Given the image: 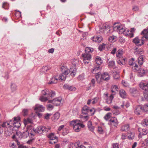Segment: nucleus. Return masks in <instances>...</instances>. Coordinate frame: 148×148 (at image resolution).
Masks as SVG:
<instances>
[{
  "label": "nucleus",
  "instance_id": "nucleus-1",
  "mask_svg": "<svg viewBox=\"0 0 148 148\" xmlns=\"http://www.w3.org/2000/svg\"><path fill=\"white\" fill-rule=\"evenodd\" d=\"M80 122L79 120H75L70 122V125H73L74 130L76 132H79L82 128H83L85 127V125L80 123Z\"/></svg>",
  "mask_w": 148,
  "mask_h": 148
},
{
  "label": "nucleus",
  "instance_id": "nucleus-2",
  "mask_svg": "<svg viewBox=\"0 0 148 148\" xmlns=\"http://www.w3.org/2000/svg\"><path fill=\"white\" fill-rule=\"evenodd\" d=\"M99 30L101 34H104L108 35L110 33V27L106 23H103L102 27H99Z\"/></svg>",
  "mask_w": 148,
  "mask_h": 148
},
{
  "label": "nucleus",
  "instance_id": "nucleus-3",
  "mask_svg": "<svg viewBox=\"0 0 148 148\" xmlns=\"http://www.w3.org/2000/svg\"><path fill=\"white\" fill-rule=\"evenodd\" d=\"M61 71L62 73L60 75L59 79L62 81H64L67 75L69 74V70L66 66H62L61 67Z\"/></svg>",
  "mask_w": 148,
  "mask_h": 148
},
{
  "label": "nucleus",
  "instance_id": "nucleus-4",
  "mask_svg": "<svg viewBox=\"0 0 148 148\" xmlns=\"http://www.w3.org/2000/svg\"><path fill=\"white\" fill-rule=\"evenodd\" d=\"M51 128L49 126H39L38 127L37 130H34L36 133L41 134L42 133H47L49 132L51 130Z\"/></svg>",
  "mask_w": 148,
  "mask_h": 148
},
{
  "label": "nucleus",
  "instance_id": "nucleus-5",
  "mask_svg": "<svg viewBox=\"0 0 148 148\" xmlns=\"http://www.w3.org/2000/svg\"><path fill=\"white\" fill-rule=\"evenodd\" d=\"M20 118L19 117H15L14 118L13 123H11V127H13L15 128H18L21 125L20 120Z\"/></svg>",
  "mask_w": 148,
  "mask_h": 148
},
{
  "label": "nucleus",
  "instance_id": "nucleus-6",
  "mask_svg": "<svg viewBox=\"0 0 148 148\" xmlns=\"http://www.w3.org/2000/svg\"><path fill=\"white\" fill-rule=\"evenodd\" d=\"M62 101V99L60 97L56 98L53 100H48V103H53L54 106H62V104L61 103V101Z\"/></svg>",
  "mask_w": 148,
  "mask_h": 148
},
{
  "label": "nucleus",
  "instance_id": "nucleus-7",
  "mask_svg": "<svg viewBox=\"0 0 148 148\" xmlns=\"http://www.w3.org/2000/svg\"><path fill=\"white\" fill-rule=\"evenodd\" d=\"M82 56L84 58L83 61L85 64L88 63L91 58V55L90 53L83 54Z\"/></svg>",
  "mask_w": 148,
  "mask_h": 148
},
{
  "label": "nucleus",
  "instance_id": "nucleus-8",
  "mask_svg": "<svg viewBox=\"0 0 148 148\" xmlns=\"http://www.w3.org/2000/svg\"><path fill=\"white\" fill-rule=\"evenodd\" d=\"M134 59L133 58H131L129 60V64L130 66H132L134 67H132L133 70H138V66L136 64V63H134Z\"/></svg>",
  "mask_w": 148,
  "mask_h": 148
},
{
  "label": "nucleus",
  "instance_id": "nucleus-9",
  "mask_svg": "<svg viewBox=\"0 0 148 148\" xmlns=\"http://www.w3.org/2000/svg\"><path fill=\"white\" fill-rule=\"evenodd\" d=\"M110 77V76L109 75L108 73L106 72L101 75L100 80L101 81L103 80L105 81H107L109 80Z\"/></svg>",
  "mask_w": 148,
  "mask_h": 148
},
{
  "label": "nucleus",
  "instance_id": "nucleus-10",
  "mask_svg": "<svg viewBox=\"0 0 148 148\" xmlns=\"http://www.w3.org/2000/svg\"><path fill=\"white\" fill-rule=\"evenodd\" d=\"M142 111V110L141 105L136 106L134 108V112L137 115L141 114Z\"/></svg>",
  "mask_w": 148,
  "mask_h": 148
},
{
  "label": "nucleus",
  "instance_id": "nucleus-11",
  "mask_svg": "<svg viewBox=\"0 0 148 148\" xmlns=\"http://www.w3.org/2000/svg\"><path fill=\"white\" fill-rule=\"evenodd\" d=\"M109 123L116 127H117L119 123L116 118L115 117L111 118L109 120Z\"/></svg>",
  "mask_w": 148,
  "mask_h": 148
},
{
  "label": "nucleus",
  "instance_id": "nucleus-12",
  "mask_svg": "<svg viewBox=\"0 0 148 148\" xmlns=\"http://www.w3.org/2000/svg\"><path fill=\"white\" fill-rule=\"evenodd\" d=\"M114 28L117 30V32L120 34H123L125 29L123 28V26L121 25L116 26Z\"/></svg>",
  "mask_w": 148,
  "mask_h": 148
},
{
  "label": "nucleus",
  "instance_id": "nucleus-13",
  "mask_svg": "<svg viewBox=\"0 0 148 148\" xmlns=\"http://www.w3.org/2000/svg\"><path fill=\"white\" fill-rule=\"evenodd\" d=\"M139 86L145 91L144 92H148V83L147 84L141 82L139 84Z\"/></svg>",
  "mask_w": 148,
  "mask_h": 148
},
{
  "label": "nucleus",
  "instance_id": "nucleus-14",
  "mask_svg": "<svg viewBox=\"0 0 148 148\" xmlns=\"http://www.w3.org/2000/svg\"><path fill=\"white\" fill-rule=\"evenodd\" d=\"M63 88L71 91H75L76 90V88L74 86H70L67 84H66L64 85Z\"/></svg>",
  "mask_w": 148,
  "mask_h": 148
},
{
  "label": "nucleus",
  "instance_id": "nucleus-15",
  "mask_svg": "<svg viewBox=\"0 0 148 148\" xmlns=\"http://www.w3.org/2000/svg\"><path fill=\"white\" fill-rule=\"evenodd\" d=\"M34 110L37 112H42L45 110V107L41 105H36L34 108Z\"/></svg>",
  "mask_w": 148,
  "mask_h": 148
},
{
  "label": "nucleus",
  "instance_id": "nucleus-16",
  "mask_svg": "<svg viewBox=\"0 0 148 148\" xmlns=\"http://www.w3.org/2000/svg\"><path fill=\"white\" fill-rule=\"evenodd\" d=\"M111 91L112 93V95H113L116 94V92H117L119 90V88L116 85H112L111 87Z\"/></svg>",
  "mask_w": 148,
  "mask_h": 148
},
{
  "label": "nucleus",
  "instance_id": "nucleus-17",
  "mask_svg": "<svg viewBox=\"0 0 148 148\" xmlns=\"http://www.w3.org/2000/svg\"><path fill=\"white\" fill-rule=\"evenodd\" d=\"M141 34L143 35L142 39L144 38L145 40H148V29H144L141 32Z\"/></svg>",
  "mask_w": 148,
  "mask_h": 148
},
{
  "label": "nucleus",
  "instance_id": "nucleus-18",
  "mask_svg": "<svg viewBox=\"0 0 148 148\" xmlns=\"http://www.w3.org/2000/svg\"><path fill=\"white\" fill-rule=\"evenodd\" d=\"M138 70H134V71H138L139 75L140 77L142 76L145 74V73L146 70L145 69H143L142 68H139L138 66Z\"/></svg>",
  "mask_w": 148,
  "mask_h": 148
},
{
  "label": "nucleus",
  "instance_id": "nucleus-19",
  "mask_svg": "<svg viewBox=\"0 0 148 148\" xmlns=\"http://www.w3.org/2000/svg\"><path fill=\"white\" fill-rule=\"evenodd\" d=\"M130 126L128 124L123 125L121 127V131H127L129 129Z\"/></svg>",
  "mask_w": 148,
  "mask_h": 148
},
{
  "label": "nucleus",
  "instance_id": "nucleus-20",
  "mask_svg": "<svg viewBox=\"0 0 148 148\" xmlns=\"http://www.w3.org/2000/svg\"><path fill=\"white\" fill-rule=\"evenodd\" d=\"M76 68H70L69 72L70 73L71 76L74 77L76 74L77 71Z\"/></svg>",
  "mask_w": 148,
  "mask_h": 148
},
{
  "label": "nucleus",
  "instance_id": "nucleus-21",
  "mask_svg": "<svg viewBox=\"0 0 148 148\" xmlns=\"http://www.w3.org/2000/svg\"><path fill=\"white\" fill-rule=\"evenodd\" d=\"M71 63L73 68H75L79 64V60L77 59H74L72 60L71 61Z\"/></svg>",
  "mask_w": 148,
  "mask_h": 148
},
{
  "label": "nucleus",
  "instance_id": "nucleus-22",
  "mask_svg": "<svg viewBox=\"0 0 148 148\" xmlns=\"http://www.w3.org/2000/svg\"><path fill=\"white\" fill-rule=\"evenodd\" d=\"M101 69V68L100 67V66L97 65L95 66L94 68L91 70V72L92 73H95L98 72V71H100Z\"/></svg>",
  "mask_w": 148,
  "mask_h": 148
},
{
  "label": "nucleus",
  "instance_id": "nucleus-23",
  "mask_svg": "<svg viewBox=\"0 0 148 148\" xmlns=\"http://www.w3.org/2000/svg\"><path fill=\"white\" fill-rule=\"evenodd\" d=\"M89 108L85 106L82 109V113L84 114H87L89 112Z\"/></svg>",
  "mask_w": 148,
  "mask_h": 148
},
{
  "label": "nucleus",
  "instance_id": "nucleus-24",
  "mask_svg": "<svg viewBox=\"0 0 148 148\" xmlns=\"http://www.w3.org/2000/svg\"><path fill=\"white\" fill-rule=\"evenodd\" d=\"M123 50L122 49H119L116 53V56L117 57H120L123 54Z\"/></svg>",
  "mask_w": 148,
  "mask_h": 148
},
{
  "label": "nucleus",
  "instance_id": "nucleus-25",
  "mask_svg": "<svg viewBox=\"0 0 148 148\" xmlns=\"http://www.w3.org/2000/svg\"><path fill=\"white\" fill-rule=\"evenodd\" d=\"M41 92L42 95V96H50V92L48 89H45L44 90H42Z\"/></svg>",
  "mask_w": 148,
  "mask_h": 148
},
{
  "label": "nucleus",
  "instance_id": "nucleus-26",
  "mask_svg": "<svg viewBox=\"0 0 148 148\" xmlns=\"http://www.w3.org/2000/svg\"><path fill=\"white\" fill-rule=\"evenodd\" d=\"M88 127L89 130L93 132L94 130V127L92 125V122L90 121H89L88 123Z\"/></svg>",
  "mask_w": 148,
  "mask_h": 148
},
{
  "label": "nucleus",
  "instance_id": "nucleus-27",
  "mask_svg": "<svg viewBox=\"0 0 148 148\" xmlns=\"http://www.w3.org/2000/svg\"><path fill=\"white\" fill-rule=\"evenodd\" d=\"M119 95L122 98H125L126 97V93L124 90L121 89L119 90Z\"/></svg>",
  "mask_w": 148,
  "mask_h": 148
},
{
  "label": "nucleus",
  "instance_id": "nucleus-28",
  "mask_svg": "<svg viewBox=\"0 0 148 148\" xmlns=\"http://www.w3.org/2000/svg\"><path fill=\"white\" fill-rule=\"evenodd\" d=\"M78 143H71L68 147L67 148H75L78 146Z\"/></svg>",
  "mask_w": 148,
  "mask_h": 148
},
{
  "label": "nucleus",
  "instance_id": "nucleus-29",
  "mask_svg": "<svg viewBox=\"0 0 148 148\" xmlns=\"http://www.w3.org/2000/svg\"><path fill=\"white\" fill-rule=\"evenodd\" d=\"M49 99L50 98L49 96L45 97L44 96L41 95L40 98V100L42 102L46 101Z\"/></svg>",
  "mask_w": 148,
  "mask_h": 148
},
{
  "label": "nucleus",
  "instance_id": "nucleus-30",
  "mask_svg": "<svg viewBox=\"0 0 148 148\" xmlns=\"http://www.w3.org/2000/svg\"><path fill=\"white\" fill-rule=\"evenodd\" d=\"M91 40L95 42H101V38L99 37H93L91 38Z\"/></svg>",
  "mask_w": 148,
  "mask_h": 148
},
{
  "label": "nucleus",
  "instance_id": "nucleus-31",
  "mask_svg": "<svg viewBox=\"0 0 148 148\" xmlns=\"http://www.w3.org/2000/svg\"><path fill=\"white\" fill-rule=\"evenodd\" d=\"M1 126L3 128L10 127L11 126L8 121L4 122L1 125Z\"/></svg>",
  "mask_w": 148,
  "mask_h": 148
},
{
  "label": "nucleus",
  "instance_id": "nucleus-32",
  "mask_svg": "<svg viewBox=\"0 0 148 148\" xmlns=\"http://www.w3.org/2000/svg\"><path fill=\"white\" fill-rule=\"evenodd\" d=\"M95 62L97 65H100L102 63V60L101 58L99 56H97L96 58Z\"/></svg>",
  "mask_w": 148,
  "mask_h": 148
},
{
  "label": "nucleus",
  "instance_id": "nucleus-33",
  "mask_svg": "<svg viewBox=\"0 0 148 148\" xmlns=\"http://www.w3.org/2000/svg\"><path fill=\"white\" fill-rule=\"evenodd\" d=\"M50 69V67L49 66H43L41 69V71L44 73H46L47 71Z\"/></svg>",
  "mask_w": 148,
  "mask_h": 148
},
{
  "label": "nucleus",
  "instance_id": "nucleus-34",
  "mask_svg": "<svg viewBox=\"0 0 148 148\" xmlns=\"http://www.w3.org/2000/svg\"><path fill=\"white\" fill-rule=\"evenodd\" d=\"M48 138L51 140H54L55 139H57L58 137L55 136L54 134L53 133H51L49 134L48 136Z\"/></svg>",
  "mask_w": 148,
  "mask_h": 148
},
{
  "label": "nucleus",
  "instance_id": "nucleus-35",
  "mask_svg": "<svg viewBox=\"0 0 148 148\" xmlns=\"http://www.w3.org/2000/svg\"><path fill=\"white\" fill-rule=\"evenodd\" d=\"M143 58L144 56H143L142 55L140 56L138 58V63L140 65H142L143 63Z\"/></svg>",
  "mask_w": 148,
  "mask_h": 148
},
{
  "label": "nucleus",
  "instance_id": "nucleus-36",
  "mask_svg": "<svg viewBox=\"0 0 148 148\" xmlns=\"http://www.w3.org/2000/svg\"><path fill=\"white\" fill-rule=\"evenodd\" d=\"M116 38L117 37L116 36L113 35L109 36L108 38V40L110 42H114L116 40Z\"/></svg>",
  "mask_w": 148,
  "mask_h": 148
},
{
  "label": "nucleus",
  "instance_id": "nucleus-37",
  "mask_svg": "<svg viewBox=\"0 0 148 148\" xmlns=\"http://www.w3.org/2000/svg\"><path fill=\"white\" fill-rule=\"evenodd\" d=\"M114 97L113 95H111L110 97L109 98H108L106 100V102L109 104H110L112 103V101Z\"/></svg>",
  "mask_w": 148,
  "mask_h": 148
},
{
  "label": "nucleus",
  "instance_id": "nucleus-38",
  "mask_svg": "<svg viewBox=\"0 0 148 148\" xmlns=\"http://www.w3.org/2000/svg\"><path fill=\"white\" fill-rule=\"evenodd\" d=\"M57 80L58 79L55 77H53L51 79L48 84H51L56 83L57 82Z\"/></svg>",
  "mask_w": 148,
  "mask_h": 148
},
{
  "label": "nucleus",
  "instance_id": "nucleus-39",
  "mask_svg": "<svg viewBox=\"0 0 148 148\" xmlns=\"http://www.w3.org/2000/svg\"><path fill=\"white\" fill-rule=\"evenodd\" d=\"M143 111L146 112L148 111V103L141 105Z\"/></svg>",
  "mask_w": 148,
  "mask_h": 148
},
{
  "label": "nucleus",
  "instance_id": "nucleus-40",
  "mask_svg": "<svg viewBox=\"0 0 148 148\" xmlns=\"http://www.w3.org/2000/svg\"><path fill=\"white\" fill-rule=\"evenodd\" d=\"M142 125L144 127L148 126V118H147L141 123Z\"/></svg>",
  "mask_w": 148,
  "mask_h": 148
},
{
  "label": "nucleus",
  "instance_id": "nucleus-41",
  "mask_svg": "<svg viewBox=\"0 0 148 148\" xmlns=\"http://www.w3.org/2000/svg\"><path fill=\"white\" fill-rule=\"evenodd\" d=\"M93 51V49L92 48L89 47H87L85 49V51L86 53L84 54L89 53L92 52Z\"/></svg>",
  "mask_w": 148,
  "mask_h": 148
},
{
  "label": "nucleus",
  "instance_id": "nucleus-42",
  "mask_svg": "<svg viewBox=\"0 0 148 148\" xmlns=\"http://www.w3.org/2000/svg\"><path fill=\"white\" fill-rule=\"evenodd\" d=\"M134 134L131 132L128 133V138L129 139L132 140L134 139Z\"/></svg>",
  "mask_w": 148,
  "mask_h": 148
},
{
  "label": "nucleus",
  "instance_id": "nucleus-43",
  "mask_svg": "<svg viewBox=\"0 0 148 148\" xmlns=\"http://www.w3.org/2000/svg\"><path fill=\"white\" fill-rule=\"evenodd\" d=\"M11 88L12 92L15 91L17 89V86L14 83H11Z\"/></svg>",
  "mask_w": 148,
  "mask_h": 148
},
{
  "label": "nucleus",
  "instance_id": "nucleus-44",
  "mask_svg": "<svg viewBox=\"0 0 148 148\" xmlns=\"http://www.w3.org/2000/svg\"><path fill=\"white\" fill-rule=\"evenodd\" d=\"M126 107V108H127L129 107L130 106V103L128 101H127L125 103H124V102H123V104L121 105V107L123 108H124V106Z\"/></svg>",
  "mask_w": 148,
  "mask_h": 148
},
{
  "label": "nucleus",
  "instance_id": "nucleus-45",
  "mask_svg": "<svg viewBox=\"0 0 148 148\" xmlns=\"http://www.w3.org/2000/svg\"><path fill=\"white\" fill-rule=\"evenodd\" d=\"M28 109H24L22 111V114L24 116H26L28 115Z\"/></svg>",
  "mask_w": 148,
  "mask_h": 148
},
{
  "label": "nucleus",
  "instance_id": "nucleus-46",
  "mask_svg": "<svg viewBox=\"0 0 148 148\" xmlns=\"http://www.w3.org/2000/svg\"><path fill=\"white\" fill-rule=\"evenodd\" d=\"M130 93L133 95L136 94L137 92V90L135 88H131L130 90Z\"/></svg>",
  "mask_w": 148,
  "mask_h": 148
},
{
  "label": "nucleus",
  "instance_id": "nucleus-47",
  "mask_svg": "<svg viewBox=\"0 0 148 148\" xmlns=\"http://www.w3.org/2000/svg\"><path fill=\"white\" fill-rule=\"evenodd\" d=\"M123 34L126 36H129L130 37V32L127 29H125V30Z\"/></svg>",
  "mask_w": 148,
  "mask_h": 148
},
{
  "label": "nucleus",
  "instance_id": "nucleus-48",
  "mask_svg": "<svg viewBox=\"0 0 148 148\" xmlns=\"http://www.w3.org/2000/svg\"><path fill=\"white\" fill-rule=\"evenodd\" d=\"M59 113L58 112H56L54 114L53 118V119L57 120L59 118Z\"/></svg>",
  "mask_w": 148,
  "mask_h": 148
},
{
  "label": "nucleus",
  "instance_id": "nucleus-49",
  "mask_svg": "<svg viewBox=\"0 0 148 148\" xmlns=\"http://www.w3.org/2000/svg\"><path fill=\"white\" fill-rule=\"evenodd\" d=\"M21 135L22 133L20 132H16L15 134L14 135H13L12 138L13 139H14L16 138V137H17L18 136L19 137V135Z\"/></svg>",
  "mask_w": 148,
  "mask_h": 148
},
{
  "label": "nucleus",
  "instance_id": "nucleus-50",
  "mask_svg": "<svg viewBox=\"0 0 148 148\" xmlns=\"http://www.w3.org/2000/svg\"><path fill=\"white\" fill-rule=\"evenodd\" d=\"M106 46V45L102 43L101 45H100L98 47V49L99 50L101 51L104 49Z\"/></svg>",
  "mask_w": 148,
  "mask_h": 148
},
{
  "label": "nucleus",
  "instance_id": "nucleus-51",
  "mask_svg": "<svg viewBox=\"0 0 148 148\" xmlns=\"http://www.w3.org/2000/svg\"><path fill=\"white\" fill-rule=\"evenodd\" d=\"M111 113L110 112L107 113L104 116V119L107 121L111 117Z\"/></svg>",
  "mask_w": 148,
  "mask_h": 148
},
{
  "label": "nucleus",
  "instance_id": "nucleus-52",
  "mask_svg": "<svg viewBox=\"0 0 148 148\" xmlns=\"http://www.w3.org/2000/svg\"><path fill=\"white\" fill-rule=\"evenodd\" d=\"M113 77L114 79H117L119 78V73H117L116 72L114 73Z\"/></svg>",
  "mask_w": 148,
  "mask_h": 148
},
{
  "label": "nucleus",
  "instance_id": "nucleus-53",
  "mask_svg": "<svg viewBox=\"0 0 148 148\" xmlns=\"http://www.w3.org/2000/svg\"><path fill=\"white\" fill-rule=\"evenodd\" d=\"M89 112H90V115L92 116L95 114L96 111V110L94 108H92L91 109H89Z\"/></svg>",
  "mask_w": 148,
  "mask_h": 148
},
{
  "label": "nucleus",
  "instance_id": "nucleus-54",
  "mask_svg": "<svg viewBox=\"0 0 148 148\" xmlns=\"http://www.w3.org/2000/svg\"><path fill=\"white\" fill-rule=\"evenodd\" d=\"M115 62L113 61H110L108 63V66L110 67H113L115 65Z\"/></svg>",
  "mask_w": 148,
  "mask_h": 148
},
{
  "label": "nucleus",
  "instance_id": "nucleus-55",
  "mask_svg": "<svg viewBox=\"0 0 148 148\" xmlns=\"http://www.w3.org/2000/svg\"><path fill=\"white\" fill-rule=\"evenodd\" d=\"M2 7L5 9H8L9 8V4L6 2L3 3Z\"/></svg>",
  "mask_w": 148,
  "mask_h": 148
},
{
  "label": "nucleus",
  "instance_id": "nucleus-56",
  "mask_svg": "<svg viewBox=\"0 0 148 148\" xmlns=\"http://www.w3.org/2000/svg\"><path fill=\"white\" fill-rule=\"evenodd\" d=\"M32 120L29 118H27L26 120H25L24 121V124L26 125L28 123H31Z\"/></svg>",
  "mask_w": 148,
  "mask_h": 148
},
{
  "label": "nucleus",
  "instance_id": "nucleus-57",
  "mask_svg": "<svg viewBox=\"0 0 148 148\" xmlns=\"http://www.w3.org/2000/svg\"><path fill=\"white\" fill-rule=\"evenodd\" d=\"M101 74L100 72H98L96 73L95 75V77L97 80H98L99 78L100 79Z\"/></svg>",
  "mask_w": 148,
  "mask_h": 148
},
{
  "label": "nucleus",
  "instance_id": "nucleus-58",
  "mask_svg": "<svg viewBox=\"0 0 148 148\" xmlns=\"http://www.w3.org/2000/svg\"><path fill=\"white\" fill-rule=\"evenodd\" d=\"M97 131L100 134H103V129L101 127H98Z\"/></svg>",
  "mask_w": 148,
  "mask_h": 148
},
{
  "label": "nucleus",
  "instance_id": "nucleus-59",
  "mask_svg": "<svg viewBox=\"0 0 148 148\" xmlns=\"http://www.w3.org/2000/svg\"><path fill=\"white\" fill-rule=\"evenodd\" d=\"M52 115L51 114L47 113L45 114L44 119L48 120L49 119V117Z\"/></svg>",
  "mask_w": 148,
  "mask_h": 148
},
{
  "label": "nucleus",
  "instance_id": "nucleus-60",
  "mask_svg": "<svg viewBox=\"0 0 148 148\" xmlns=\"http://www.w3.org/2000/svg\"><path fill=\"white\" fill-rule=\"evenodd\" d=\"M132 10L134 11H138L139 10V7L137 5H134L133 7Z\"/></svg>",
  "mask_w": 148,
  "mask_h": 148
},
{
  "label": "nucleus",
  "instance_id": "nucleus-61",
  "mask_svg": "<svg viewBox=\"0 0 148 148\" xmlns=\"http://www.w3.org/2000/svg\"><path fill=\"white\" fill-rule=\"evenodd\" d=\"M143 94L144 98L145 100L148 101V92H144Z\"/></svg>",
  "mask_w": 148,
  "mask_h": 148
},
{
  "label": "nucleus",
  "instance_id": "nucleus-62",
  "mask_svg": "<svg viewBox=\"0 0 148 148\" xmlns=\"http://www.w3.org/2000/svg\"><path fill=\"white\" fill-rule=\"evenodd\" d=\"M139 40V39L137 37H136L133 39V41L134 42L136 45H140V44H138Z\"/></svg>",
  "mask_w": 148,
  "mask_h": 148
},
{
  "label": "nucleus",
  "instance_id": "nucleus-63",
  "mask_svg": "<svg viewBox=\"0 0 148 148\" xmlns=\"http://www.w3.org/2000/svg\"><path fill=\"white\" fill-rule=\"evenodd\" d=\"M49 95V98L50 97L52 98L54 97L56 95L55 92L53 91H51V92H50Z\"/></svg>",
  "mask_w": 148,
  "mask_h": 148
},
{
  "label": "nucleus",
  "instance_id": "nucleus-64",
  "mask_svg": "<svg viewBox=\"0 0 148 148\" xmlns=\"http://www.w3.org/2000/svg\"><path fill=\"white\" fill-rule=\"evenodd\" d=\"M53 106L51 104H49L47 105V108L49 110H51L53 109Z\"/></svg>",
  "mask_w": 148,
  "mask_h": 148
}]
</instances>
